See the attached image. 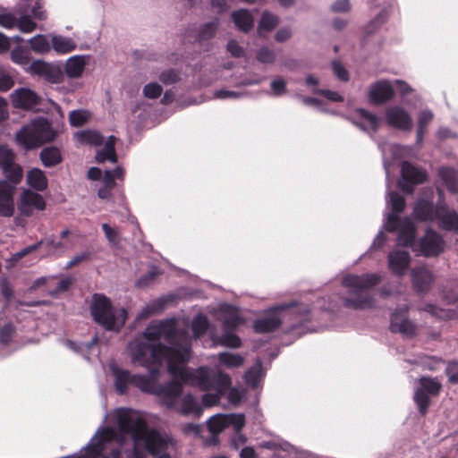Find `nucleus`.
Instances as JSON below:
<instances>
[{
	"instance_id": "nucleus-1",
	"label": "nucleus",
	"mask_w": 458,
	"mask_h": 458,
	"mask_svg": "<svg viewBox=\"0 0 458 458\" xmlns=\"http://www.w3.org/2000/svg\"><path fill=\"white\" fill-rule=\"evenodd\" d=\"M128 353L131 362L146 368L148 375L131 377L127 370L113 364L116 390L123 394L131 382L143 392L159 395L161 403L168 409H176L182 383L214 391L203 395L205 407L216 405L231 386L227 374L212 373L207 367L185 369L191 357V339L186 332L177 330L173 319L150 324L141 336L130 343Z\"/></svg>"
},
{
	"instance_id": "nucleus-2",
	"label": "nucleus",
	"mask_w": 458,
	"mask_h": 458,
	"mask_svg": "<svg viewBox=\"0 0 458 458\" xmlns=\"http://www.w3.org/2000/svg\"><path fill=\"white\" fill-rule=\"evenodd\" d=\"M381 281V276L377 274H365L362 276L348 275L342 280L344 287L351 293L356 294L354 298H345L344 305L354 310H366L373 307V298L364 292Z\"/></svg>"
},
{
	"instance_id": "nucleus-3",
	"label": "nucleus",
	"mask_w": 458,
	"mask_h": 458,
	"mask_svg": "<svg viewBox=\"0 0 458 458\" xmlns=\"http://www.w3.org/2000/svg\"><path fill=\"white\" fill-rule=\"evenodd\" d=\"M57 131L47 120L37 118L22 126L15 134L17 145L25 150H30L41 145L53 141Z\"/></svg>"
},
{
	"instance_id": "nucleus-4",
	"label": "nucleus",
	"mask_w": 458,
	"mask_h": 458,
	"mask_svg": "<svg viewBox=\"0 0 458 458\" xmlns=\"http://www.w3.org/2000/svg\"><path fill=\"white\" fill-rule=\"evenodd\" d=\"M90 313L97 323L113 331H119L127 318L125 309L114 308L109 299L99 294L93 297Z\"/></svg>"
},
{
	"instance_id": "nucleus-5",
	"label": "nucleus",
	"mask_w": 458,
	"mask_h": 458,
	"mask_svg": "<svg viewBox=\"0 0 458 458\" xmlns=\"http://www.w3.org/2000/svg\"><path fill=\"white\" fill-rule=\"evenodd\" d=\"M414 216L421 221H437L442 228L458 232V216L446 207L440 206L433 210L431 203L420 200L415 205Z\"/></svg>"
},
{
	"instance_id": "nucleus-6",
	"label": "nucleus",
	"mask_w": 458,
	"mask_h": 458,
	"mask_svg": "<svg viewBox=\"0 0 458 458\" xmlns=\"http://www.w3.org/2000/svg\"><path fill=\"white\" fill-rule=\"evenodd\" d=\"M419 387L414 394V401L420 413L425 414L429 405V396L438 394L441 384L436 378L423 377L419 381Z\"/></svg>"
},
{
	"instance_id": "nucleus-7",
	"label": "nucleus",
	"mask_w": 458,
	"mask_h": 458,
	"mask_svg": "<svg viewBox=\"0 0 458 458\" xmlns=\"http://www.w3.org/2000/svg\"><path fill=\"white\" fill-rule=\"evenodd\" d=\"M17 207L22 216H30L35 210H44L46 201L40 194L25 189L20 194Z\"/></svg>"
},
{
	"instance_id": "nucleus-8",
	"label": "nucleus",
	"mask_w": 458,
	"mask_h": 458,
	"mask_svg": "<svg viewBox=\"0 0 458 458\" xmlns=\"http://www.w3.org/2000/svg\"><path fill=\"white\" fill-rule=\"evenodd\" d=\"M25 72L42 77L51 83H59L64 78L59 67L39 59L33 61L25 68Z\"/></svg>"
},
{
	"instance_id": "nucleus-9",
	"label": "nucleus",
	"mask_w": 458,
	"mask_h": 458,
	"mask_svg": "<svg viewBox=\"0 0 458 458\" xmlns=\"http://www.w3.org/2000/svg\"><path fill=\"white\" fill-rule=\"evenodd\" d=\"M386 122L388 125L405 131L412 129L413 122L411 114L403 107L392 106L386 109Z\"/></svg>"
},
{
	"instance_id": "nucleus-10",
	"label": "nucleus",
	"mask_w": 458,
	"mask_h": 458,
	"mask_svg": "<svg viewBox=\"0 0 458 458\" xmlns=\"http://www.w3.org/2000/svg\"><path fill=\"white\" fill-rule=\"evenodd\" d=\"M411 256L399 247L391 250L387 255V267L396 276H403L409 269Z\"/></svg>"
},
{
	"instance_id": "nucleus-11",
	"label": "nucleus",
	"mask_w": 458,
	"mask_h": 458,
	"mask_svg": "<svg viewBox=\"0 0 458 458\" xmlns=\"http://www.w3.org/2000/svg\"><path fill=\"white\" fill-rule=\"evenodd\" d=\"M15 185L5 180H0V216L12 217L15 212Z\"/></svg>"
},
{
	"instance_id": "nucleus-12",
	"label": "nucleus",
	"mask_w": 458,
	"mask_h": 458,
	"mask_svg": "<svg viewBox=\"0 0 458 458\" xmlns=\"http://www.w3.org/2000/svg\"><path fill=\"white\" fill-rule=\"evenodd\" d=\"M12 106L15 108L31 109L40 102L39 95L30 88H19L10 94Z\"/></svg>"
},
{
	"instance_id": "nucleus-13",
	"label": "nucleus",
	"mask_w": 458,
	"mask_h": 458,
	"mask_svg": "<svg viewBox=\"0 0 458 458\" xmlns=\"http://www.w3.org/2000/svg\"><path fill=\"white\" fill-rule=\"evenodd\" d=\"M293 303L276 305L268 310V314L266 318L257 320L254 323V328L259 333L270 332L281 325V317L277 314L281 310H284L287 308L293 306Z\"/></svg>"
},
{
	"instance_id": "nucleus-14",
	"label": "nucleus",
	"mask_w": 458,
	"mask_h": 458,
	"mask_svg": "<svg viewBox=\"0 0 458 458\" xmlns=\"http://www.w3.org/2000/svg\"><path fill=\"white\" fill-rule=\"evenodd\" d=\"M394 90L390 81L380 80L369 88V99L374 104H383L394 98Z\"/></svg>"
},
{
	"instance_id": "nucleus-15",
	"label": "nucleus",
	"mask_w": 458,
	"mask_h": 458,
	"mask_svg": "<svg viewBox=\"0 0 458 458\" xmlns=\"http://www.w3.org/2000/svg\"><path fill=\"white\" fill-rule=\"evenodd\" d=\"M411 277L412 287L418 293H427L435 282L433 273L424 267L413 268Z\"/></svg>"
},
{
	"instance_id": "nucleus-16",
	"label": "nucleus",
	"mask_w": 458,
	"mask_h": 458,
	"mask_svg": "<svg viewBox=\"0 0 458 458\" xmlns=\"http://www.w3.org/2000/svg\"><path fill=\"white\" fill-rule=\"evenodd\" d=\"M217 318L223 322L225 331L236 328L245 323L239 311L228 304H221L218 308Z\"/></svg>"
},
{
	"instance_id": "nucleus-17",
	"label": "nucleus",
	"mask_w": 458,
	"mask_h": 458,
	"mask_svg": "<svg viewBox=\"0 0 458 458\" xmlns=\"http://www.w3.org/2000/svg\"><path fill=\"white\" fill-rule=\"evenodd\" d=\"M444 250V242L435 232L428 230L420 240V250L425 256H437Z\"/></svg>"
},
{
	"instance_id": "nucleus-18",
	"label": "nucleus",
	"mask_w": 458,
	"mask_h": 458,
	"mask_svg": "<svg viewBox=\"0 0 458 458\" xmlns=\"http://www.w3.org/2000/svg\"><path fill=\"white\" fill-rule=\"evenodd\" d=\"M390 328L394 333H400L405 337L413 336L417 332V326L405 317L404 313H394L391 318Z\"/></svg>"
},
{
	"instance_id": "nucleus-19",
	"label": "nucleus",
	"mask_w": 458,
	"mask_h": 458,
	"mask_svg": "<svg viewBox=\"0 0 458 458\" xmlns=\"http://www.w3.org/2000/svg\"><path fill=\"white\" fill-rule=\"evenodd\" d=\"M51 41V49L57 55H67L77 48L76 41L70 37L60 34H49Z\"/></svg>"
},
{
	"instance_id": "nucleus-20",
	"label": "nucleus",
	"mask_w": 458,
	"mask_h": 458,
	"mask_svg": "<svg viewBox=\"0 0 458 458\" xmlns=\"http://www.w3.org/2000/svg\"><path fill=\"white\" fill-rule=\"evenodd\" d=\"M88 62L89 56L87 55L71 56L66 60L64 64L65 74L71 79L81 77Z\"/></svg>"
},
{
	"instance_id": "nucleus-21",
	"label": "nucleus",
	"mask_w": 458,
	"mask_h": 458,
	"mask_svg": "<svg viewBox=\"0 0 458 458\" xmlns=\"http://www.w3.org/2000/svg\"><path fill=\"white\" fill-rule=\"evenodd\" d=\"M234 26L242 32H249L254 26V17L247 9H239L232 13Z\"/></svg>"
},
{
	"instance_id": "nucleus-22",
	"label": "nucleus",
	"mask_w": 458,
	"mask_h": 458,
	"mask_svg": "<svg viewBox=\"0 0 458 458\" xmlns=\"http://www.w3.org/2000/svg\"><path fill=\"white\" fill-rule=\"evenodd\" d=\"M71 232L68 229H64L60 233L59 240H51L47 242L49 251L55 255H61L66 250L72 249V244L69 238Z\"/></svg>"
},
{
	"instance_id": "nucleus-23",
	"label": "nucleus",
	"mask_w": 458,
	"mask_h": 458,
	"mask_svg": "<svg viewBox=\"0 0 458 458\" xmlns=\"http://www.w3.org/2000/svg\"><path fill=\"white\" fill-rule=\"evenodd\" d=\"M27 184L36 191H45L47 188V178L39 168H31L26 174Z\"/></svg>"
},
{
	"instance_id": "nucleus-24",
	"label": "nucleus",
	"mask_w": 458,
	"mask_h": 458,
	"mask_svg": "<svg viewBox=\"0 0 458 458\" xmlns=\"http://www.w3.org/2000/svg\"><path fill=\"white\" fill-rule=\"evenodd\" d=\"M393 213L388 216V221L386 225V230H395L394 223L396 221V214L403 211L405 206L404 199L397 193H390L388 195Z\"/></svg>"
},
{
	"instance_id": "nucleus-25",
	"label": "nucleus",
	"mask_w": 458,
	"mask_h": 458,
	"mask_svg": "<svg viewBox=\"0 0 458 458\" xmlns=\"http://www.w3.org/2000/svg\"><path fill=\"white\" fill-rule=\"evenodd\" d=\"M280 19L269 11H264L258 25V33L262 36L267 32L274 30L279 24Z\"/></svg>"
},
{
	"instance_id": "nucleus-26",
	"label": "nucleus",
	"mask_w": 458,
	"mask_h": 458,
	"mask_svg": "<svg viewBox=\"0 0 458 458\" xmlns=\"http://www.w3.org/2000/svg\"><path fill=\"white\" fill-rule=\"evenodd\" d=\"M357 117L359 119L358 122H355V124L360 127L364 131H375L379 124V118L375 114H370L364 109H359L356 112Z\"/></svg>"
},
{
	"instance_id": "nucleus-27",
	"label": "nucleus",
	"mask_w": 458,
	"mask_h": 458,
	"mask_svg": "<svg viewBox=\"0 0 458 458\" xmlns=\"http://www.w3.org/2000/svg\"><path fill=\"white\" fill-rule=\"evenodd\" d=\"M28 43L33 52L38 55H46L51 51V41L49 36L38 34L31 37Z\"/></svg>"
},
{
	"instance_id": "nucleus-28",
	"label": "nucleus",
	"mask_w": 458,
	"mask_h": 458,
	"mask_svg": "<svg viewBox=\"0 0 458 458\" xmlns=\"http://www.w3.org/2000/svg\"><path fill=\"white\" fill-rule=\"evenodd\" d=\"M402 176L404 181L411 183H420L426 179V174L423 171L417 169L408 163H403L402 165Z\"/></svg>"
},
{
	"instance_id": "nucleus-29",
	"label": "nucleus",
	"mask_w": 458,
	"mask_h": 458,
	"mask_svg": "<svg viewBox=\"0 0 458 458\" xmlns=\"http://www.w3.org/2000/svg\"><path fill=\"white\" fill-rule=\"evenodd\" d=\"M39 157L42 164L47 167L55 166L62 160L59 149L55 147L43 148L40 152Z\"/></svg>"
},
{
	"instance_id": "nucleus-30",
	"label": "nucleus",
	"mask_w": 458,
	"mask_h": 458,
	"mask_svg": "<svg viewBox=\"0 0 458 458\" xmlns=\"http://www.w3.org/2000/svg\"><path fill=\"white\" fill-rule=\"evenodd\" d=\"M114 137L111 136L109 140L106 142L104 148L98 151L96 155V159L98 163H103L106 160L111 161L112 163L116 162V153L114 150Z\"/></svg>"
},
{
	"instance_id": "nucleus-31",
	"label": "nucleus",
	"mask_w": 458,
	"mask_h": 458,
	"mask_svg": "<svg viewBox=\"0 0 458 458\" xmlns=\"http://www.w3.org/2000/svg\"><path fill=\"white\" fill-rule=\"evenodd\" d=\"M434 114L430 110L420 111L418 116L417 142L421 143L427 126L433 120Z\"/></svg>"
},
{
	"instance_id": "nucleus-32",
	"label": "nucleus",
	"mask_w": 458,
	"mask_h": 458,
	"mask_svg": "<svg viewBox=\"0 0 458 458\" xmlns=\"http://www.w3.org/2000/svg\"><path fill=\"white\" fill-rule=\"evenodd\" d=\"M180 411L185 415L194 414L199 417L202 413V409L193 396L188 394L182 401Z\"/></svg>"
},
{
	"instance_id": "nucleus-33",
	"label": "nucleus",
	"mask_w": 458,
	"mask_h": 458,
	"mask_svg": "<svg viewBox=\"0 0 458 458\" xmlns=\"http://www.w3.org/2000/svg\"><path fill=\"white\" fill-rule=\"evenodd\" d=\"M439 176L445 183L446 187L452 191H458V173L447 167L439 170Z\"/></svg>"
},
{
	"instance_id": "nucleus-34",
	"label": "nucleus",
	"mask_w": 458,
	"mask_h": 458,
	"mask_svg": "<svg viewBox=\"0 0 458 458\" xmlns=\"http://www.w3.org/2000/svg\"><path fill=\"white\" fill-rule=\"evenodd\" d=\"M4 174L7 178V182L17 185L22 179L23 172L22 168L20 165L13 163L10 165H7L2 168Z\"/></svg>"
},
{
	"instance_id": "nucleus-35",
	"label": "nucleus",
	"mask_w": 458,
	"mask_h": 458,
	"mask_svg": "<svg viewBox=\"0 0 458 458\" xmlns=\"http://www.w3.org/2000/svg\"><path fill=\"white\" fill-rule=\"evenodd\" d=\"M414 236V227L410 221L406 220L400 228L398 243L403 246H408L412 243Z\"/></svg>"
},
{
	"instance_id": "nucleus-36",
	"label": "nucleus",
	"mask_w": 458,
	"mask_h": 458,
	"mask_svg": "<svg viewBox=\"0 0 458 458\" xmlns=\"http://www.w3.org/2000/svg\"><path fill=\"white\" fill-rule=\"evenodd\" d=\"M218 359L223 365L230 369L240 367L244 361L242 356L231 352L220 353Z\"/></svg>"
},
{
	"instance_id": "nucleus-37",
	"label": "nucleus",
	"mask_w": 458,
	"mask_h": 458,
	"mask_svg": "<svg viewBox=\"0 0 458 458\" xmlns=\"http://www.w3.org/2000/svg\"><path fill=\"white\" fill-rule=\"evenodd\" d=\"M208 426L212 434H219L227 428L225 415L217 414L211 417L208 422Z\"/></svg>"
},
{
	"instance_id": "nucleus-38",
	"label": "nucleus",
	"mask_w": 458,
	"mask_h": 458,
	"mask_svg": "<svg viewBox=\"0 0 458 458\" xmlns=\"http://www.w3.org/2000/svg\"><path fill=\"white\" fill-rule=\"evenodd\" d=\"M261 376V364L256 363L249 371L246 372V383L251 386L252 387H256L259 385Z\"/></svg>"
},
{
	"instance_id": "nucleus-39",
	"label": "nucleus",
	"mask_w": 458,
	"mask_h": 458,
	"mask_svg": "<svg viewBox=\"0 0 458 458\" xmlns=\"http://www.w3.org/2000/svg\"><path fill=\"white\" fill-rule=\"evenodd\" d=\"M15 25L23 33H30L37 29V23L29 15H22L15 20Z\"/></svg>"
},
{
	"instance_id": "nucleus-40",
	"label": "nucleus",
	"mask_w": 458,
	"mask_h": 458,
	"mask_svg": "<svg viewBox=\"0 0 458 458\" xmlns=\"http://www.w3.org/2000/svg\"><path fill=\"white\" fill-rule=\"evenodd\" d=\"M115 180H123V170L121 167L105 173L104 183L107 188L113 189L115 186Z\"/></svg>"
},
{
	"instance_id": "nucleus-41",
	"label": "nucleus",
	"mask_w": 458,
	"mask_h": 458,
	"mask_svg": "<svg viewBox=\"0 0 458 458\" xmlns=\"http://www.w3.org/2000/svg\"><path fill=\"white\" fill-rule=\"evenodd\" d=\"M256 58L261 64H271L276 61V54L267 47H263L257 51Z\"/></svg>"
},
{
	"instance_id": "nucleus-42",
	"label": "nucleus",
	"mask_w": 458,
	"mask_h": 458,
	"mask_svg": "<svg viewBox=\"0 0 458 458\" xmlns=\"http://www.w3.org/2000/svg\"><path fill=\"white\" fill-rule=\"evenodd\" d=\"M104 233L111 245H117L121 241V233L117 228L110 226L108 224L102 225Z\"/></svg>"
},
{
	"instance_id": "nucleus-43",
	"label": "nucleus",
	"mask_w": 458,
	"mask_h": 458,
	"mask_svg": "<svg viewBox=\"0 0 458 458\" xmlns=\"http://www.w3.org/2000/svg\"><path fill=\"white\" fill-rule=\"evenodd\" d=\"M89 116L90 114L88 111L76 110L71 112L69 120L72 126L79 127L83 125L89 120Z\"/></svg>"
},
{
	"instance_id": "nucleus-44",
	"label": "nucleus",
	"mask_w": 458,
	"mask_h": 458,
	"mask_svg": "<svg viewBox=\"0 0 458 458\" xmlns=\"http://www.w3.org/2000/svg\"><path fill=\"white\" fill-rule=\"evenodd\" d=\"M208 327V321L207 318L203 316H198L194 318L192 322V331L196 338L202 335L207 331Z\"/></svg>"
},
{
	"instance_id": "nucleus-45",
	"label": "nucleus",
	"mask_w": 458,
	"mask_h": 458,
	"mask_svg": "<svg viewBox=\"0 0 458 458\" xmlns=\"http://www.w3.org/2000/svg\"><path fill=\"white\" fill-rule=\"evenodd\" d=\"M14 153L5 146H0V167L4 168L14 163Z\"/></svg>"
},
{
	"instance_id": "nucleus-46",
	"label": "nucleus",
	"mask_w": 458,
	"mask_h": 458,
	"mask_svg": "<svg viewBox=\"0 0 458 458\" xmlns=\"http://www.w3.org/2000/svg\"><path fill=\"white\" fill-rule=\"evenodd\" d=\"M42 242H38L35 244H32L30 246H28L22 250H21L20 251L13 254V256L11 257L10 259V267H13L18 260H20L21 258L25 257L26 255L37 250L40 245H41Z\"/></svg>"
},
{
	"instance_id": "nucleus-47",
	"label": "nucleus",
	"mask_w": 458,
	"mask_h": 458,
	"mask_svg": "<svg viewBox=\"0 0 458 458\" xmlns=\"http://www.w3.org/2000/svg\"><path fill=\"white\" fill-rule=\"evenodd\" d=\"M227 427L232 426L236 432L240 431L245 425V418L242 414H226Z\"/></svg>"
},
{
	"instance_id": "nucleus-48",
	"label": "nucleus",
	"mask_w": 458,
	"mask_h": 458,
	"mask_svg": "<svg viewBox=\"0 0 458 458\" xmlns=\"http://www.w3.org/2000/svg\"><path fill=\"white\" fill-rule=\"evenodd\" d=\"M218 343L222 345L237 348L241 345L240 338L232 333L225 332L218 340Z\"/></svg>"
},
{
	"instance_id": "nucleus-49",
	"label": "nucleus",
	"mask_w": 458,
	"mask_h": 458,
	"mask_svg": "<svg viewBox=\"0 0 458 458\" xmlns=\"http://www.w3.org/2000/svg\"><path fill=\"white\" fill-rule=\"evenodd\" d=\"M11 59L17 64L25 65L30 61V55L22 48L17 47L11 52Z\"/></svg>"
},
{
	"instance_id": "nucleus-50",
	"label": "nucleus",
	"mask_w": 458,
	"mask_h": 458,
	"mask_svg": "<svg viewBox=\"0 0 458 458\" xmlns=\"http://www.w3.org/2000/svg\"><path fill=\"white\" fill-rule=\"evenodd\" d=\"M14 85L13 77L3 68H0V91H7Z\"/></svg>"
},
{
	"instance_id": "nucleus-51",
	"label": "nucleus",
	"mask_w": 458,
	"mask_h": 458,
	"mask_svg": "<svg viewBox=\"0 0 458 458\" xmlns=\"http://www.w3.org/2000/svg\"><path fill=\"white\" fill-rule=\"evenodd\" d=\"M79 138L82 142L98 145L102 141L101 135L97 131H85L79 134Z\"/></svg>"
},
{
	"instance_id": "nucleus-52",
	"label": "nucleus",
	"mask_w": 458,
	"mask_h": 458,
	"mask_svg": "<svg viewBox=\"0 0 458 458\" xmlns=\"http://www.w3.org/2000/svg\"><path fill=\"white\" fill-rule=\"evenodd\" d=\"M161 93L162 87L156 82L148 83L143 88V94L148 98H157Z\"/></svg>"
},
{
	"instance_id": "nucleus-53",
	"label": "nucleus",
	"mask_w": 458,
	"mask_h": 458,
	"mask_svg": "<svg viewBox=\"0 0 458 458\" xmlns=\"http://www.w3.org/2000/svg\"><path fill=\"white\" fill-rule=\"evenodd\" d=\"M332 70H333L334 74L340 81H349V72L339 61H334L332 63Z\"/></svg>"
},
{
	"instance_id": "nucleus-54",
	"label": "nucleus",
	"mask_w": 458,
	"mask_h": 458,
	"mask_svg": "<svg viewBox=\"0 0 458 458\" xmlns=\"http://www.w3.org/2000/svg\"><path fill=\"white\" fill-rule=\"evenodd\" d=\"M31 14L37 21H44L47 19L46 11L43 8V4L39 1L36 2L31 9Z\"/></svg>"
},
{
	"instance_id": "nucleus-55",
	"label": "nucleus",
	"mask_w": 458,
	"mask_h": 458,
	"mask_svg": "<svg viewBox=\"0 0 458 458\" xmlns=\"http://www.w3.org/2000/svg\"><path fill=\"white\" fill-rule=\"evenodd\" d=\"M228 52L234 57H241L244 55L243 48L235 40H230L227 43Z\"/></svg>"
},
{
	"instance_id": "nucleus-56",
	"label": "nucleus",
	"mask_w": 458,
	"mask_h": 458,
	"mask_svg": "<svg viewBox=\"0 0 458 458\" xmlns=\"http://www.w3.org/2000/svg\"><path fill=\"white\" fill-rule=\"evenodd\" d=\"M273 94L280 96L285 92L286 83L283 79H276L271 82Z\"/></svg>"
},
{
	"instance_id": "nucleus-57",
	"label": "nucleus",
	"mask_w": 458,
	"mask_h": 458,
	"mask_svg": "<svg viewBox=\"0 0 458 458\" xmlns=\"http://www.w3.org/2000/svg\"><path fill=\"white\" fill-rule=\"evenodd\" d=\"M15 24V18L13 15L8 13H0V26L11 29L14 27Z\"/></svg>"
},
{
	"instance_id": "nucleus-58",
	"label": "nucleus",
	"mask_w": 458,
	"mask_h": 458,
	"mask_svg": "<svg viewBox=\"0 0 458 458\" xmlns=\"http://www.w3.org/2000/svg\"><path fill=\"white\" fill-rule=\"evenodd\" d=\"M160 80L165 84L174 83L179 80V74L173 70L166 71L160 75Z\"/></svg>"
},
{
	"instance_id": "nucleus-59",
	"label": "nucleus",
	"mask_w": 458,
	"mask_h": 458,
	"mask_svg": "<svg viewBox=\"0 0 458 458\" xmlns=\"http://www.w3.org/2000/svg\"><path fill=\"white\" fill-rule=\"evenodd\" d=\"M243 396V392L237 388H230L228 391V400L233 404H238Z\"/></svg>"
},
{
	"instance_id": "nucleus-60",
	"label": "nucleus",
	"mask_w": 458,
	"mask_h": 458,
	"mask_svg": "<svg viewBox=\"0 0 458 458\" xmlns=\"http://www.w3.org/2000/svg\"><path fill=\"white\" fill-rule=\"evenodd\" d=\"M89 258V254L88 252H81L75 255L66 265L67 268H71L74 266H77L84 261H87Z\"/></svg>"
},
{
	"instance_id": "nucleus-61",
	"label": "nucleus",
	"mask_w": 458,
	"mask_h": 458,
	"mask_svg": "<svg viewBox=\"0 0 458 458\" xmlns=\"http://www.w3.org/2000/svg\"><path fill=\"white\" fill-rule=\"evenodd\" d=\"M446 373L450 381L458 383V363L450 362L446 368Z\"/></svg>"
},
{
	"instance_id": "nucleus-62",
	"label": "nucleus",
	"mask_w": 458,
	"mask_h": 458,
	"mask_svg": "<svg viewBox=\"0 0 458 458\" xmlns=\"http://www.w3.org/2000/svg\"><path fill=\"white\" fill-rule=\"evenodd\" d=\"M292 36V30L290 28H282L275 35V39L277 42H284L288 40Z\"/></svg>"
},
{
	"instance_id": "nucleus-63",
	"label": "nucleus",
	"mask_w": 458,
	"mask_h": 458,
	"mask_svg": "<svg viewBox=\"0 0 458 458\" xmlns=\"http://www.w3.org/2000/svg\"><path fill=\"white\" fill-rule=\"evenodd\" d=\"M350 8H351V6H350V3L348 0H337L332 5V9L335 12H338V13L348 12L350 10Z\"/></svg>"
},
{
	"instance_id": "nucleus-64",
	"label": "nucleus",
	"mask_w": 458,
	"mask_h": 458,
	"mask_svg": "<svg viewBox=\"0 0 458 458\" xmlns=\"http://www.w3.org/2000/svg\"><path fill=\"white\" fill-rule=\"evenodd\" d=\"M216 30V25L214 23H208L204 26L200 31V38L203 39L209 38L214 36Z\"/></svg>"
}]
</instances>
